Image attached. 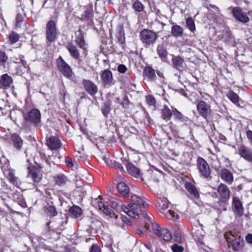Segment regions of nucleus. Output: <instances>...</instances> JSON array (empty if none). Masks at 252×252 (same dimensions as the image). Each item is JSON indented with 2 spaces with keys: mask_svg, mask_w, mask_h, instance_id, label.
<instances>
[{
  "mask_svg": "<svg viewBox=\"0 0 252 252\" xmlns=\"http://www.w3.org/2000/svg\"><path fill=\"white\" fill-rule=\"evenodd\" d=\"M132 203L128 204V207L123 208L124 212L128 216L135 219H138L140 217H147L145 208L147 206L145 201L140 196L134 195L131 197Z\"/></svg>",
  "mask_w": 252,
  "mask_h": 252,
  "instance_id": "obj_1",
  "label": "nucleus"
},
{
  "mask_svg": "<svg viewBox=\"0 0 252 252\" xmlns=\"http://www.w3.org/2000/svg\"><path fill=\"white\" fill-rule=\"evenodd\" d=\"M144 228L149 231H151V228L156 236L164 241H169L172 239L171 234L168 229L160 228L157 223L153 222L150 218H147V221L145 223Z\"/></svg>",
  "mask_w": 252,
  "mask_h": 252,
  "instance_id": "obj_2",
  "label": "nucleus"
},
{
  "mask_svg": "<svg viewBox=\"0 0 252 252\" xmlns=\"http://www.w3.org/2000/svg\"><path fill=\"white\" fill-rule=\"evenodd\" d=\"M0 162L1 168L5 177L14 186H18L19 182L15 176L14 170L10 168L8 160L5 158H2L0 159Z\"/></svg>",
  "mask_w": 252,
  "mask_h": 252,
  "instance_id": "obj_3",
  "label": "nucleus"
},
{
  "mask_svg": "<svg viewBox=\"0 0 252 252\" xmlns=\"http://www.w3.org/2000/svg\"><path fill=\"white\" fill-rule=\"evenodd\" d=\"M140 40L145 47H148L153 45L158 38V35L154 32L148 30L144 29L140 33Z\"/></svg>",
  "mask_w": 252,
  "mask_h": 252,
  "instance_id": "obj_4",
  "label": "nucleus"
},
{
  "mask_svg": "<svg viewBox=\"0 0 252 252\" xmlns=\"http://www.w3.org/2000/svg\"><path fill=\"white\" fill-rule=\"evenodd\" d=\"M46 38L50 42H54L57 37V29L56 24L53 20L49 21L46 28Z\"/></svg>",
  "mask_w": 252,
  "mask_h": 252,
  "instance_id": "obj_5",
  "label": "nucleus"
},
{
  "mask_svg": "<svg viewBox=\"0 0 252 252\" xmlns=\"http://www.w3.org/2000/svg\"><path fill=\"white\" fill-rule=\"evenodd\" d=\"M197 168L201 175L206 179L210 178L211 170L207 162L201 158L197 160Z\"/></svg>",
  "mask_w": 252,
  "mask_h": 252,
  "instance_id": "obj_6",
  "label": "nucleus"
},
{
  "mask_svg": "<svg viewBox=\"0 0 252 252\" xmlns=\"http://www.w3.org/2000/svg\"><path fill=\"white\" fill-rule=\"evenodd\" d=\"M57 66L62 73L66 77L72 76V71L70 66L65 62L62 57H60L57 60Z\"/></svg>",
  "mask_w": 252,
  "mask_h": 252,
  "instance_id": "obj_7",
  "label": "nucleus"
},
{
  "mask_svg": "<svg viewBox=\"0 0 252 252\" xmlns=\"http://www.w3.org/2000/svg\"><path fill=\"white\" fill-rule=\"evenodd\" d=\"M197 109L200 116L207 119L211 115V109L209 104L204 101H199L197 105Z\"/></svg>",
  "mask_w": 252,
  "mask_h": 252,
  "instance_id": "obj_8",
  "label": "nucleus"
},
{
  "mask_svg": "<svg viewBox=\"0 0 252 252\" xmlns=\"http://www.w3.org/2000/svg\"><path fill=\"white\" fill-rule=\"evenodd\" d=\"M238 153L245 160L252 162V149L244 145H241L238 147Z\"/></svg>",
  "mask_w": 252,
  "mask_h": 252,
  "instance_id": "obj_9",
  "label": "nucleus"
},
{
  "mask_svg": "<svg viewBox=\"0 0 252 252\" xmlns=\"http://www.w3.org/2000/svg\"><path fill=\"white\" fill-rule=\"evenodd\" d=\"M217 191L221 202H225L229 198L230 190L226 185L220 184L218 188Z\"/></svg>",
  "mask_w": 252,
  "mask_h": 252,
  "instance_id": "obj_10",
  "label": "nucleus"
},
{
  "mask_svg": "<svg viewBox=\"0 0 252 252\" xmlns=\"http://www.w3.org/2000/svg\"><path fill=\"white\" fill-rule=\"evenodd\" d=\"M29 172L28 178H31L34 182H39L42 178V173L40 168L34 166L30 167L28 168Z\"/></svg>",
  "mask_w": 252,
  "mask_h": 252,
  "instance_id": "obj_11",
  "label": "nucleus"
},
{
  "mask_svg": "<svg viewBox=\"0 0 252 252\" xmlns=\"http://www.w3.org/2000/svg\"><path fill=\"white\" fill-rule=\"evenodd\" d=\"M233 15L234 17L238 21L246 23L249 21V17L246 13L243 12L239 7H234L232 10Z\"/></svg>",
  "mask_w": 252,
  "mask_h": 252,
  "instance_id": "obj_12",
  "label": "nucleus"
},
{
  "mask_svg": "<svg viewBox=\"0 0 252 252\" xmlns=\"http://www.w3.org/2000/svg\"><path fill=\"white\" fill-rule=\"evenodd\" d=\"M232 209L235 215L237 217H241L243 214V208L240 199L234 197L232 201Z\"/></svg>",
  "mask_w": 252,
  "mask_h": 252,
  "instance_id": "obj_13",
  "label": "nucleus"
},
{
  "mask_svg": "<svg viewBox=\"0 0 252 252\" xmlns=\"http://www.w3.org/2000/svg\"><path fill=\"white\" fill-rule=\"evenodd\" d=\"M41 115L40 112L36 109L31 110L26 118L27 121L32 123L37 124L40 121Z\"/></svg>",
  "mask_w": 252,
  "mask_h": 252,
  "instance_id": "obj_14",
  "label": "nucleus"
},
{
  "mask_svg": "<svg viewBox=\"0 0 252 252\" xmlns=\"http://www.w3.org/2000/svg\"><path fill=\"white\" fill-rule=\"evenodd\" d=\"M101 79L105 86H111L114 84L112 72L108 69L105 70L101 74Z\"/></svg>",
  "mask_w": 252,
  "mask_h": 252,
  "instance_id": "obj_15",
  "label": "nucleus"
},
{
  "mask_svg": "<svg viewBox=\"0 0 252 252\" xmlns=\"http://www.w3.org/2000/svg\"><path fill=\"white\" fill-rule=\"evenodd\" d=\"M47 146L52 150H57L61 146L60 140L55 136H51L47 140Z\"/></svg>",
  "mask_w": 252,
  "mask_h": 252,
  "instance_id": "obj_16",
  "label": "nucleus"
},
{
  "mask_svg": "<svg viewBox=\"0 0 252 252\" xmlns=\"http://www.w3.org/2000/svg\"><path fill=\"white\" fill-rule=\"evenodd\" d=\"M83 85L85 90L91 95L95 94L97 92L96 86L90 80H84Z\"/></svg>",
  "mask_w": 252,
  "mask_h": 252,
  "instance_id": "obj_17",
  "label": "nucleus"
},
{
  "mask_svg": "<svg viewBox=\"0 0 252 252\" xmlns=\"http://www.w3.org/2000/svg\"><path fill=\"white\" fill-rule=\"evenodd\" d=\"M220 177L221 179L229 184H231L233 181L232 173L227 169H222L220 170Z\"/></svg>",
  "mask_w": 252,
  "mask_h": 252,
  "instance_id": "obj_18",
  "label": "nucleus"
},
{
  "mask_svg": "<svg viewBox=\"0 0 252 252\" xmlns=\"http://www.w3.org/2000/svg\"><path fill=\"white\" fill-rule=\"evenodd\" d=\"M185 187L192 197L196 199H198L199 198V192L193 184L189 182H187L185 185Z\"/></svg>",
  "mask_w": 252,
  "mask_h": 252,
  "instance_id": "obj_19",
  "label": "nucleus"
},
{
  "mask_svg": "<svg viewBox=\"0 0 252 252\" xmlns=\"http://www.w3.org/2000/svg\"><path fill=\"white\" fill-rule=\"evenodd\" d=\"M97 204L99 210L103 211L106 215L109 216L111 218L115 217L116 219L118 218V216L115 215L113 211L106 206L103 202L98 201Z\"/></svg>",
  "mask_w": 252,
  "mask_h": 252,
  "instance_id": "obj_20",
  "label": "nucleus"
},
{
  "mask_svg": "<svg viewBox=\"0 0 252 252\" xmlns=\"http://www.w3.org/2000/svg\"><path fill=\"white\" fill-rule=\"evenodd\" d=\"M126 169L129 174L136 178L141 176L140 170L139 168L134 166L132 163H128L126 165Z\"/></svg>",
  "mask_w": 252,
  "mask_h": 252,
  "instance_id": "obj_21",
  "label": "nucleus"
},
{
  "mask_svg": "<svg viewBox=\"0 0 252 252\" xmlns=\"http://www.w3.org/2000/svg\"><path fill=\"white\" fill-rule=\"evenodd\" d=\"M0 83L5 88L9 87L13 83L12 78L7 74L2 75L0 78Z\"/></svg>",
  "mask_w": 252,
  "mask_h": 252,
  "instance_id": "obj_22",
  "label": "nucleus"
},
{
  "mask_svg": "<svg viewBox=\"0 0 252 252\" xmlns=\"http://www.w3.org/2000/svg\"><path fill=\"white\" fill-rule=\"evenodd\" d=\"M118 191L124 196L128 197L129 194V188L125 183L121 182L117 185Z\"/></svg>",
  "mask_w": 252,
  "mask_h": 252,
  "instance_id": "obj_23",
  "label": "nucleus"
},
{
  "mask_svg": "<svg viewBox=\"0 0 252 252\" xmlns=\"http://www.w3.org/2000/svg\"><path fill=\"white\" fill-rule=\"evenodd\" d=\"M67 49H68L72 57L75 59H78L79 58V52L74 45L72 44H68L67 46Z\"/></svg>",
  "mask_w": 252,
  "mask_h": 252,
  "instance_id": "obj_24",
  "label": "nucleus"
},
{
  "mask_svg": "<svg viewBox=\"0 0 252 252\" xmlns=\"http://www.w3.org/2000/svg\"><path fill=\"white\" fill-rule=\"evenodd\" d=\"M183 29L178 25H174L171 28V33L173 36L178 37L182 36L183 34Z\"/></svg>",
  "mask_w": 252,
  "mask_h": 252,
  "instance_id": "obj_25",
  "label": "nucleus"
},
{
  "mask_svg": "<svg viewBox=\"0 0 252 252\" xmlns=\"http://www.w3.org/2000/svg\"><path fill=\"white\" fill-rule=\"evenodd\" d=\"M54 178L56 184L59 186L64 185L67 181L66 177L62 174L57 175Z\"/></svg>",
  "mask_w": 252,
  "mask_h": 252,
  "instance_id": "obj_26",
  "label": "nucleus"
},
{
  "mask_svg": "<svg viewBox=\"0 0 252 252\" xmlns=\"http://www.w3.org/2000/svg\"><path fill=\"white\" fill-rule=\"evenodd\" d=\"M12 139L14 147L19 150L21 149L23 145V140L17 134H13L12 135Z\"/></svg>",
  "mask_w": 252,
  "mask_h": 252,
  "instance_id": "obj_27",
  "label": "nucleus"
},
{
  "mask_svg": "<svg viewBox=\"0 0 252 252\" xmlns=\"http://www.w3.org/2000/svg\"><path fill=\"white\" fill-rule=\"evenodd\" d=\"M174 66L178 69L183 68L184 61L179 56L175 57L172 59Z\"/></svg>",
  "mask_w": 252,
  "mask_h": 252,
  "instance_id": "obj_28",
  "label": "nucleus"
},
{
  "mask_svg": "<svg viewBox=\"0 0 252 252\" xmlns=\"http://www.w3.org/2000/svg\"><path fill=\"white\" fill-rule=\"evenodd\" d=\"M69 213L74 218H79L82 214V210L79 207L74 206L69 209Z\"/></svg>",
  "mask_w": 252,
  "mask_h": 252,
  "instance_id": "obj_29",
  "label": "nucleus"
},
{
  "mask_svg": "<svg viewBox=\"0 0 252 252\" xmlns=\"http://www.w3.org/2000/svg\"><path fill=\"white\" fill-rule=\"evenodd\" d=\"M45 213L49 216L54 217L57 215L56 208L51 205H48L44 207Z\"/></svg>",
  "mask_w": 252,
  "mask_h": 252,
  "instance_id": "obj_30",
  "label": "nucleus"
},
{
  "mask_svg": "<svg viewBox=\"0 0 252 252\" xmlns=\"http://www.w3.org/2000/svg\"><path fill=\"white\" fill-rule=\"evenodd\" d=\"M226 96L233 103L237 104L239 102V97L235 93L230 91L227 93Z\"/></svg>",
  "mask_w": 252,
  "mask_h": 252,
  "instance_id": "obj_31",
  "label": "nucleus"
},
{
  "mask_svg": "<svg viewBox=\"0 0 252 252\" xmlns=\"http://www.w3.org/2000/svg\"><path fill=\"white\" fill-rule=\"evenodd\" d=\"M157 53L160 58L162 61H165L167 56V52L164 48L161 46H158L157 48Z\"/></svg>",
  "mask_w": 252,
  "mask_h": 252,
  "instance_id": "obj_32",
  "label": "nucleus"
},
{
  "mask_svg": "<svg viewBox=\"0 0 252 252\" xmlns=\"http://www.w3.org/2000/svg\"><path fill=\"white\" fill-rule=\"evenodd\" d=\"M144 72L145 75L151 80H153L156 77L154 70L150 67H145Z\"/></svg>",
  "mask_w": 252,
  "mask_h": 252,
  "instance_id": "obj_33",
  "label": "nucleus"
},
{
  "mask_svg": "<svg viewBox=\"0 0 252 252\" xmlns=\"http://www.w3.org/2000/svg\"><path fill=\"white\" fill-rule=\"evenodd\" d=\"M8 57L3 51H0V68H4L8 60Z\"/></svg>",
  "mask_w": 252,
  "mask_h": 252,
  "instance_id": "obj_34",
  "label": "nucleus"
},
{
  "mask_svg": "<svg viewBox=\"0 0 252 252\" xmlns=\"http://www.w3.org/2000/svg\"><path fill=\"white\" fill-rule=\"evenodd\" d=\"M162 117L164 120H168L171 118L172 111L167 107L165 106L162 109Z\"/></svg>",
  "mask_w": 252,
  "mask_h": 252,
  "instance_id": "obj_35",
  "label": "nucleus"
},
{
  "mask_svg": "<svg viewBox=\"0 0 252 252\" xmlns=\"http://www.w3.org/2000/svg\"><path fill=\"white\" fill-rule=\"evenodd\" d=\"M231 243L234 249L238 250L242 246L243 240L241 239L240 236H238V238L233 239V241Z\"/></svg>",
  "mask_w": 252,
  "mask_h": 252,
  "instance_id": "obj_36",
  "label": "nucleus"
},
{
  "mask_svg": "<svg viewBox=\"0 0 252 252\" xmlns=\"http://www.w3.org/2000/svg\"><path fill=\"white\" fill-rule=\"evenodd\" d=\"M187 28L191 31L194 32L195 30L194 22L191 17H188L186 20Z\"/></svg>",
  "mask_w": 252,
  "mask_h": 252,
  "instance_id": "obj_37",
  "label": "nucleus"
},
{
  "mask_svg": "<svg viewBox=\"0 0 252 252\" xmlns=\"http://www.w3.org/2000/svg\"><path fill=\"white\" fill-rule=\"evenodd\" d=\"M158 201L161 209H165L168 207L169 202L166 198H159L158 199Z\"/></svg>",
  "mask_w": 252,
  "mask_h": 252,
  "instance_id": "obj_38",
  "label": "nucleus"
},
{
  "mask_svg": "<svg viewBox=\"0 0 252 252\" xmlns=\"http://www.w3.org/2000/svg\"><path fill=\"white\" fill-rule=\"evenodd\" d=\"M133 9L138 12H140L143 9V5L142 3L138 0H135L133 3Z\"/></svg>",
  "mask_w": 252,
  "mask_h": 252,
  "instance_id": "obj_39",
  "label": "nucleus"
},
{
  "mask_svg": "<svg viewBox=\"0 0 252 252\" xmlns=\"http://www.w3.org/2000/svg\"><path fill=\"white\" fill-rule=\"evenodd\" d=\"M174 116L176 119L181 121L182 122H186L187 121L188 118L184 117L180 112L177 110L174 111Z\"/></svg>",
  "mask_w": 252,
  "mask_h": 252,
  "instance_id": "obj_40",
  "label": "nucleus"
},
{
  "mask_svg": "<svg viewBox=\"0 0 252 252\" xmlns=\"http://www.w3.org/2000/svg\"><path fill=\"white\" fill-rule=\"evenodd\" d=\"M224 236L226 240L229 242H231L233 239L237 238V236L236 235V233L232 232L225 233Z\"/></svg>",
  "mask_w": 252,
  "mask_h": 252,
  "instance_id": "obj_41",
  "label": "nucleus"
},
{
  "mask_svg": "<svg viewBox=\"0 0 252 252\" xmlns=\"http://www.w3.org/2000/svg\"><path fill=\"white\" fill-rule=\"evenodd\" d=\"M76 43L80 47V48H83L85 43L84 40L83 38V36L81 34H79L75 40Z\"/></svg>",
  "mask_w": 252,
  "mask_h": 252,
  "instance_id": "obj_42",
  "label": "nucleus"
},
{
  "mask_svg": "<svg viewBox=\"0 0 252 252\" xmlns=\"http://www.w3.org/2000/svg\"><path fill=\"white\" fill-rule=\"evenodd\" d=\"M24 57L22 55H20L19 58L17 57H11V60L15 63H20V62L23 65H25L26 64V61L24 60Z\"/></svg>",
  "mask_w": 252,
  "mask_h": 252,
  "instance_id": "obj_43",
  "label": "nucleus"
},
{
  "mask_svg": "<svg viewBox=\"0 0 252 252\" xmlns=\"http://www.w3.org/2000/svg\"><path fill=\"white\" fill-rule=\"evenodd\" d=\"M9 38L12 43H14L19 40V36L17 33L12 32L9 35Z\"/></svg>",
  "mask_w": 252,
  "mask_h": 252,
  "instance_id": "obj_44",
  "label": "nucleus"
},
{
  "mask_svg": "<svg viewBox=\"0 0 252 252\" xmlns=\"http://www.w3.org/2000/svg\"><path fill=\"white\" fill-rule=\"evenodd\" d=\"M146 101L147 103L150 106H153L156 103V100L155 98L151 95H149L146 96Z\"/></svg>",
  "mask_w": 252,
  "mask_h": 252,
  "instance_id": "obj_45",
  "label": "nucleus"
},
{
  "mask_svg": "<svg viewBox=\"0 0 252 252\" xmlns=\"http://www.w3.org/2000/svg\"><path fill=\"white\" fill-rule=\"evenodd\" d=\"M166 216L170 219L178 218V215L172 210H168L166 213Z\"/></svg>",
  "mask_w": 252,
  "mask_h": 252,
  "instance_id": "obj_46",
  "label": "nucleus"
},
{
  "mask_svg": "<svg viewBox=\"0 0 252 252\" xmlns=\"http://www.w3.org/2000/svg\"><path fill=\"white\" fill-rule=\"evenodd\" d=\"M171 249L173 252H183L184 250L183 247L179 246L177 244L172 246Z\"/></svg>",
  "mask_w": 252,
  "mask_h": 252,
  "instance_id": "obj_47",
  "label": "nucleus"
},
{
  "mask_svg": "<svg viewBox=\"0 0 252 252\" xmlns=\"http://www.w3.org/2000/svg\"><path fill=\"white\" fill-rule=\"evenodd\" d=\"M66 165L69 168H72L74 166V162L70 157H66L65 159Z\"/></svg>",
  "mask_w": 252,
  "mask_h": 252,
  "instance_id": "obj_48",
  "label": "nucleus"
},
{
  "mask_svg": "<svg viewBox=\"0 0 252 252\" xmlns=\"http://www.w3.org/2000/svg\"><path fill=\"white\" fill-rule=\"evenodd\" d=\"M111 110L110 106L109 104H105L102 109V112L105 116H107Z\"/></svg>",
  "mask_w": 252,
  "mask_h": 252,
  "instance_id": "obj_49",
  "label": "nucleus"
},
{
  "mask_svg": "<svg viewBox=\"0 0 252 252\" xmlns=\"http://www.w3.org/2000/svg\"><path fill=\"white\" fill-rule=\"evenodd\" d=\"M24 17L21 14H18L16 17V25L17 27H18L20 26L21 23L23 20Z\"/></svg>",
  "mask_w": 252,
  "mask_h": 252,
  "instance_id": "obj_50",
  "label": "nucleus"
},
{
  "mask_svg": "<svg viewBox=\"0 0 252 252\" xmlns=\"http://www.w3.org/2000/svg\"><path fill=\"white\" fill-rule=\"evenodd\" d=\"M90 252H101V251L100 249L97 245L94 244L91 247Z\"/></svg>",
  "mask_w": 252,
  "mask_h": 252,
  "instance_id": "obj_51",
  "label": "nucleus"
},
{
  "mask_svg": "<svg viewBox=\"0 0 252 252\" xmlns=\"http://www.w3.org/2000/svg\"><path fill=\"white\" fill-rule=\"evenodd\" d=\"M118 70L120 73H124L127 70V68L124 64H120L118 67Z\"/></svg>",
  "mask_w": 252,
  "mask_h": 252,
  "instance_id": "obj_52",
  "label": "nucleus"
},
{
  "mask_svg": "<svg viewBox=\"0 0 252 252\" xmlns=\"http://www.w3.org/2000/svg\"><path fill=\"white\" fill-rule=\"evenodd\" d=\"M103 159L106 164L109 166H112L114 165V162L108 157H105Z\"/></svg>",
  "mask_w": 252,
  "mask_h": 252,
  "instance_id": "obj_53",
  "label": "nucleus"
},
{
  "mask_svg": "<svg viewBox=\"0 0 252 252\" xmlns=\"http://www.w3.org/2000/svg\"><path fill=\"white\" fill-rule=\"evenodd\" d=\"M115 167L119 169L120 170L122 171L124 170V168L122 166V165L119 163V162L114 161V165Z\"/></svg>",
  "mask_w": 252,
  "mask_h": 252,
  "instance_id": "obj_54",
  "label": "nucleus"
},
{
  "mask_svg": "<svg viewBox=\"0 0 252 252\" xmlns=\"http://www.w3.org/2000/svg\"><path fill=\"white\" fill-rule=\"evenodd\" d=\"M121 219L122 221L125 222L126 224L131 225V223L130 221L128 220V218L126 217L122 216Z\"/></svg>",
  "mask_w": 252,
  "mask_h": 252,
  "instance_id": "obj_55",
  "label": "nucleus"
},
{
  "mask_svg": "<svg viewBox=\"0 0 252 252\" xmlns=\"http://www.w3.org/2000/svg\"><path fill=\"white\" fill-rule=\"evenodd\" d=\"M246 241L252 244V234H249L246 237Z\"/></svg>",
  "mask_w": 252,
  "mask_h": 252,
  "instance_id": "obj_56",
  "label": "nucleus"
},
{
  "mask_svg": "<svg viewBox=\"0 0 252 252\" xmlns=\"http://www.w3.org/2000/svg\"><path fill=\"white\" fill-rule=\"evenodd\" d=\"M110 205L113 209H116L118 207V203L116 201H111Z\"/></svg>",
  "mask_w": 252,
  "mask_h": 252,
  "instance_id": "obj_57",
  "label": "nucleus"
},
{
  "mask_svg": "<svg viewBox=\"0 0 252 252\" xmlns=\"http://www.w3.org/2000/svg\"><path fill=\"white\" fill-rule=\"evenodd\" d=\"M247 136L248 138L251 141L252 140V131L251 130H248L247 131Z\"/></svg>",
  "mask_w": 252,
  "mask_h": 252,
  "instance_id": "obj_58",
  "label": "nucleus"
},
{
  "mask_svg": "<svg viewBox=\"0 0 252 252\" xmlns=\"http://www.w3.org/2000/svg\"><path fill=\"white\" fill-rule=\"evenodd\" d=\"M135 232L139 235H142L143 234V232L139 229H136Z\"/></svg>",
  "mask_w": 252,
  "mask_h": 252,
  "instance_id": "obj_59",
  "label": "nucleus"
},
{
  "mask_svg": "<svg viewBox=\"0 0 252 252\" xmlns=\"http://www.w3.org/2000/svg\"><path fill=\"white\" fill-rule=\"evenodd\" d=\"M175 241H176L178 242H181V238L180 236H175Z\"/></svg>",
  "mask_w": 252,
  "mask_h": 252,
  "instance_id": "obj_60",
  "label": "nucleus"
},
{
  "mask_svg": "<svg viewBox=\"0 0 252 252\" xmlns=\"http://www.w3.org/2000/svg\"><path fill=\"white\" fill-rule=\"evenodd\" d=\"M119 42H120V44H122L124 42V38L123 37L121 36V37L119 39Z\"/></svg>",
  "mask_w": 252,
  "mask_h": 252,
  "instance_id": "obj_61",
  "label": "nucleus"
},
{
  "mask_svg": "<svg viewBox=\"0 0 252 252\" xmlns=\"http://www.w3.org/2000/svg\"><path fill=\"white\" fill-rule=\"evenodd\" d=\"M203 238V235H201L200 237L198 238V241L201 243H202V241H201V240Z\"/></svg>",
  "mask_w": 252,
  "mask_h": 252,
  "instance_id": "obj_62",
  "label": "nucleus"
},
{
  "mask_svg": "<svg viewBox=\"0 0 252 252\" xmlns=\"http://www.w3.org/2000/svg\"><path fill=\"white\" fill-rule=\"evenodd\" d=\"M21 205H22V207H25V202L22 203Z\"/></svg>",
  "mask_w": 252,
  "mask_h": 252,
  "instance_id": "obj_63",
  "label": "nucleus"
},
{
  "mask_svg": "<svg viewBox=\"0 0 252 252\" xmlns=\"http://www.w3.org/2000/svg\"><path fill=\"white\" fill-rule=\"evenodd\" d=\"M89 178H90V181H92V176H91V175H89Z\"/></svg>",
  "mask_w": 252,
  "mask_h": 252,
  "instance_id": "obj_64",
  "label": "nucleus"
}]
</instances>
